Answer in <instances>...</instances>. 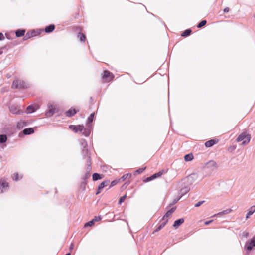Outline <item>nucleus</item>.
I'll list each match as a JSON object with an SVG mask.
<instances>
[{"label": "nucleus", "instance_id": "e433bc0d", "mask_svg": "<svg viewBox=\"0 0 255 255\" xmlns=\"http://www.w3.org/2000/svg\"><path fill=\"white\" fill-rule=\"evenodd\" d=\"M207 23V21L206 20H202L201 22H200L198 25H197V27L201 28L204 26Z\"/></svg>", "mask_w": 255, "mask_h": 255}, {"label": "nucleus", "instance_id": "a18cd8bd", "mask_svg": "<svg viewBox=\"0 0 255 255\" xmlns=\"http://www.w3.org/2000/svg\"><path fill=\"white\" fill-rule=\"evenodd\" d=\"M213 222V220H209V221H207L206 222H205V224L206 225H208L209 224H210L211 223H212Z\"/></svg>", "mask_w": 255, "mask_h": 255}, {"label": "nucleus", "instance_id": "6ab92c4d", "mask_svg": "<svg viewBox=\"0 0 255 255\" xmlns=\"http://www.w3.org/2000/svg\"><path fill=\"white\" fill-rule=\"evenodd\" d=\"M26 126V123L25 121L21 120L19 122H18L17 124V127L18 128H22L24 126Z\"/></svg>", "mask_w": 255, "mask_h": 255}, {"label": "nucleus", "instance_id": "bb28decb", "mask_svg": "<svg viewBox=\"0 0 255 255\" xmlns=\"http://www.w3.org/2000/svg\"><path fill=\"white\" fill-rule=\"evenodd\" d=\"M193 158V156L192 154H188L184 156V160L186 161H191Z\"/></svg>", "mask_w": 255, "mask_h": 255}, {"label": "nucleus", "instance_id": "49530a36", "mask_svg": "<svg viewBox=\"0 0 255 255\" xmlns=\"http://www.w3.org/2000/svg\"><path fill=\"white\" fill-rule=\"evenodd\" d=\"M181 197V196H180L178 198H176V199H174L173 202V204H175L176 202H177L179 200V199H180Z\"/></svg>", "mask_w": 255, "mask_h": 255}, {"label": "nucleus", "instance_id": "a878e982", "mask_svg": "<svg viewBox=\"0 0 255 255\" xmlns=\"http://www.w3.org/2000/svg\"><path fill=\"white\" fill-rule=\"evenodd\" d=\"M25 33V30H18L16 31V36L17 37H21L24 35Z\"/></svg>", "mask_w": 255, "mask_h": 255}, {"label": "nucleus", "instance_id": "8fccbe9b", "mask_svg": "<svg viewBox=\"0 0 255 255\" xmlns=\"http://www.w3.org/2000/svg\"><path fill=\"white\" fill-rule=\"evenodd\" d=\"M129 184V183H126L125 184L123 185V187H124L125 185V187L128 186V185Z\"/></svg>", "mask_w": 255, "mask_h": 255}, {"label": "nucleus", "instance_id": "cd10ccee", "mask_svg": "<svg viewBox=\"0 0 255 255\" xmlns=\"http://www.w3.org/2000/svg\"><path fill=\"white\" fill-rule=\"evenodd\" d=\"M101 178H102L101 175H100L98 173H95L93 174V180L94 181H97Z\"/></svg>", "mask_w": 255, "mask_h": 255}, {"label": "nucleus", "instance_id": "09e8293b", "mask_svg": "<svg viewBox=\"0 0 255 255\" xmlns=\"http://www.w3.org/2000/svg\"><path fill=\"white\" fill-rule=\"evenodd\" d=\"M74 248V244L73 243H72L70 246V248H69V249L70 250H72Z\"/></svg>", "mask_w": 255, "mask_h": 255}, {"label": "nucleus", "instance_id": "b1692460", "mask_svg": "<svg viewBox=\"0 0 255 255\" xmlns=\"http://www.w3.org/2000/svg\"><path fill=\"white\" fill-rule=\"evenodd\" d=\"M131 177V174H126L124 175L121 178H119V179H121V182L124 181L127 179H129Z\"/></svg>", "mask_w": 255, "mask_h": 255}, {"label": "nucleus", "instance_id": "ddd939ff", "mask_svg": "<svg viewBox=\"0 0 255 255\" xmlns=\"http://www.w3.org/2000/svg\"><path fill=\"white\" fill-rule=\"evenodd\" d=\"M175 209L174 208H172L171 209L168 211L164 215V216L163 217L162 219L163 220H166L165 222H167V218L169 216H170L175 211Z\"/></svg>", "mask_w": 255, "mask_h": 255}, {"label": "nucleus", "instance_id": "dca6fc26", "mask_svg": "<svg viewBox=\"0 0 255 255\" xmlns=\"http://www.w3.org/2000/svg\"><path fill=\"white\" fill-rule=\"evenodd\" d=\"M110 77H111L110 79H112L114 78V76L111 72H110L108 71H106V70L104 71L103 78H107Z\"/></svg>", "mask_w": 255, "mask_h": 255}, {"label": "nucleus", "instance_id": "2eb2a0df", "mask_svg": "<svg viewBox=\"0 0 255 255\" xmlns=\"http://www.w3.org/2000/svg\"><path fill=\"white\" fill-rule=\"evenodd\" d=\"M255 212V206H252L247 213L246 219H248Z\"/></svg>", "mask_w": 255, "mask_h": 255}, {"label": "nucleus", "instance_id": "412c9836", "mask_svg": "<svg viewBox=\"0 0 255 255\" xmlns=\"http://www.w3.org/2000/svg\"><path fill=\"white\" fill-rule=\"evenodd\" d=\"M54 28L55 26L53 24H51L45 28V31L47 33H49L53 31L54 30Z\"/></svg>", "mask_w": 255, "mask_h": 255}, {"label": "nucleus", "instance_id": "ea45409f", "mask_svg": "<svg viewBox=\"0 0 255 255\" xmlns=\"http://www.w3.org/2000/svg\"><path fill=\"white\" fill-rule=\"evenodd\" d=\"M205 202V201H200L197 203H196L194 205L195 207H198L200 206L202 204H203Z\"/></svg>", "mask_w": 255, "mask_h": 255}, {"label": "nucleus", "instance_id": "f257e3e1", "mask_svg": "<svg viewBox=\"0 0 255 255\" xmlns=\"http://www.w3.org/2000/svg\"><path fill=\"white\" fill-rule=\"evenodd\" d=\"M197 175L195 174L189 175L183 180V184L182 187L180 189V193L184 195L188 192L190 189V186L195 181Z\"/></svg>", "mask_w": 255, "mask_h": 255}, {"label": "nucleus", "instance_id": "a19ab883", "mask_svg": "<svg viewBox=\"0 0 255 255\" xmlns=\"http://www.w3.org/2000/svg\"><path fill=\"white\" fill-rule=\"evenodd\" d=\"M12 178L14 180L17 181L18 180V174L17 173L13 174Z\"/></svg>", "mask_w": 255, "mask_h": 255}, {"label": "nucleus", "instance_id": "de8ad7c7", "mask_svg": "<svg viewBox=\"0 0 255 255\" xmlns=\"http://www.w3.org/2000/svg\"><path fill=\"white\" fill-rule=\"evenodd\" d=\"M229 11V8L228 7H226L224 9V12L225 13H227Z\"/></svg>", "mask_w": 255, "mask_h": 255}, {"label": "nucleus", "instance_id": "4468645a", "mask_svg": "<svg viewBox=\"0 0 255 255\" xmlns=\"http://www.w3.org/2000/svg\"><path fill=\"white\" fill-rule=\"evenodd\" d=\"M184 220L183 218H180L179 219H178L176 220L173 225V226L175 227V228H178L182 223H183Z\"/></svg>", "mask_w": 255, "mask_h": 255}, {"label": "nucleus", "instance_id": "c9c22d12", "mask_svg": "<svg viewBox=\"0 0 255 255\" xmlns=\"http://www.w3.org/2000/svg\"><path fill=\"white\" fill-rule=\"evenodd\" d=\"M119 182H121V179H116L111 182L110 186L113 187L116 185Z\"/></svg>", "mask_w": 255, "mask_h": 255}, {"label": "nucleus", "instance_id": "20e7f679", "mask_svg": "<svg viewBox=\"0 0 255 255\" xmlns=\"http://www.w3.org/2000/svg\"><path fill=\"white\" fill-rule=\"evenodd\" d=\"M47 107L48 110L46 112L45 115L47 117H50L55 113L56 107V105L51 103H48Z\"/></svg>", "mask_w": 255, "mask_h": 255}, {"label": "nucleus", "instance_id": "37998d69", "mask_svg": "<svg viewBox=\"0 0 255 255\" xmlns=\"http://www.w3.org/2000/svg\"><path fill=\"white\" fill-rule=\"evenodd\" d=\"M93 220H94V222H96V221H99L100 220H101V218L100 217H95L94 219H92Z\"/></svg>", "mask_w": 255, "mask_h": 255}, {"label": "nucleus", "instance_id": "79ce46f5", "mask_svg": "<svg viewBox=\"0 0 255 255\" xmlns=\"http://www.w3.org/2000/svg\"><path fill=\"white\" fill-rule=\"evenodd\" d=\"M153 179H153V178H152V176H150V177H149L145 179V182H149V181H151V180H153Z\"/></svg>", "mask_w": 255, "mask_h": 255}, {"label": "nucleus", "instance_id": "a211bd4d", "mask_svg": "<svg viewBox=\"0 0 255 255\" xmlns=\"http://www.w3.org/2000/svg\"><path fill=\"white\" fill-rule=\"evenodd\" d=\"M23 132L25 135H29L34 133V129L31 128H27L23 130Z\"/></svg>", "mask_w": 255, "mask_h": 255}, {"label": "nucleus", "instance_id": "7c9ffc66", "mask_svg": "<svg viewBox=\"0 0 255 255\" xmlns=\"http://www.w3.org/2000/svg\"><path fill=\"white\" fill-rule=\"evenodd\" d=\"M191 29H187V30H186L184 32H183L182 34H181V36H189L191 32Z\"/></svg>", "mask_w": 255, "mask_h": 255}, {"label": "nucleus", "instance_id": "c756f323", "mask_svg": "<svg viewBox=\"0 0 255 255\" xmlns=\"http://www.w3.org/2000/svg\"><path fill=\"white\" fill-rule=\"evenodd\" d=\"M80 143L81 145L83 147V148H87V143L85 139H81Z\"/></svg>", "mask_w": 255, "mask_h": 255}, {"label": "nucleus", "instance_id": "3c124183", "mask_svg": "<svg viewBox=\"0 0 255 255\" xmlns=\"http://www.w3.org/2000/svg\"><path fill=\"white\" fill-rule=\"evenodd\" d=\"M27 34L26 36H25V37H24V38H26V37H27Z\"/></svg>", "mask_w": 255, "mask_h": 255}, {"label": "nucleus", "instance_id": "2f4dec72", "mask_svg": "<svg viewBox=\"0 0 255 255\" xmlns=\"http://www.w3.org/2000/svg\"><path fill=\"white\" fill-rule=\"evenodd\" d=\"M78 36L81 41L84 42L85 40L86 37L83 33H79Z\"/></svg>", "mask_w": 255, "mask_h": 255}, {"label": "nucleus", "instance_id": "0eeeda50", "mask_svg": "<svg viewBox=\"0 0 255 255\" xmlns=\"http://www.w3.org/2000/svg\"><path fill=\"white\" fill-rule=\"evenodd\" d=\"M205 167L209 170H214L217 168L218 166L217 163L215 161L210 160L206 163Z\"/></svg>", "mask_w": 255, "mask_h": 255}, {"label": "nucleus", "instance_id": "4be33fe9", "mask_svg": "<svg viewBox=\"0 0 255 255\" xmlns=\"http://www.w3.org/2000/svg\"><path fill=\"white\" fill-rule=\"evenodd\" d=\"M76 113V111L75 109H69L66 111V115L68 117H71L73 116Z\"/></svg>", "mask_w": 255, "mask_h": 255}, {"label": "nucleus", "instance_id": "7ed1b4c3", "mask_svg": "<svg viewBox=\"0 0 255 255\" xmlns=\"http://www.w3.org/2000/svg\"><path fill=\"white\" fill-rule=\"evenodd\" d=\"M26 87L25 82L21 79H15L12 84V88L13 89H21Z\"/></svg>", "mask_w": 255, "mask_h": 255}, {"label": "nucleus", "instance_id": "4c0bfd02", "mask_svg": "<svg viewBox=\"0 0 255 255\" xmlns=\"http://www.w3.org/2000/svg\"><path fill=\"white\" fill-rule=\"evenodd\" d=\"M94 220H92L91 221L86 223L85 224L84 227H87L91 226L94 224Z\"/></svg>", "mask_w": 255, "mask_h": 255}, {"label": "nucleus", "instance_id": "58836bf2", "mask_svg": "<svg viewBox=\"0 0 255 255\" xmlns=\"http://www.w3.org/2000/svg\"><path fill=\"white\" fill-rule=\"evenodd\" d=\"M126 197H127V195H124V196H122V197L119 199V204H121L122 203H123V202L125 201V199H126Z\"/></svg>", "mask_w": 255, "mask_h": 255}, {"label": "nucleus", "instance_id": "9b49d317", "mask_svg": "<svg viewBox=\"0 0 255 255\" xmlns=\"http://www.w3.org/2000/svg\"><path fill=\"white\" fill-rule=\"evenodd\" d=\"M82 153L83 154L84 158H86V157H87V162L89 164L88 165L90 166V156L89 155L88 150L87 149V148H83L82 150Z\"/></svg>", "mask_w": 255, "mask_h": 255}, {"label": "nucleus", "instance_id": "423d86ee", "mask_svg": "<svg viewBox=\"0 0 255 255\" xmlns=\"http://www.w3.org/2000/svg\"><path fill=\"white\" fill-rule=\"evenodd\" d=\"M253 247H255V238L247 241L245 245L244 249L247 251H250Z\"/></svg>", "mask_w": 255, "mask_h": 255}, {"label": "nucleus", "instance_id": "aec40b11", "mask_svg": "<svg viewBox=\"0 0 255 255\" xmlns=\"http://www.w3.org/2000/svg\"><path fill=\"white\" fill-rule=\"evenodd\" d=\"M232 211V210L231 209H228L225 210L222 212H220L217 214L214 215V216H216L219 215H226V214L230 213Z\"/></svg>", "mask_w": 255, "mask_h": 255}, {"label": "nucleus", "instance_id": "5701e85b", "mask_svg": "<svg viewBox=\"0 0 255 255\" xmlns=\"http://www.w3.org/2000/svg\"><path fill=\"white\" fill-rule=\"evenodd\" d=\"M9 109L10 111L13 114H18L19 113V110L14 106H11Z\"/></svg>", "mask_w": 255, "mask_h": 255}, {"label": "nucleus", "instance_id": "1a4fd4ad", "mask_svg": "<svg viewBox=\"0 0 255 255\" xmlns=\"http://www.w3.org/2000/svg\"><path fill=\"white\" fill-rule=\"evenodd\" d=\"M87 127L86 128L83 126V129H82V131H80L82 133V134L85 136H89L91 133V125H87Z\"/></svg>", "mask_w": 255, "mask_h": 255}, {"label": "nucleus", "instance_id": "6e6552de", "mask_svg": "<svg viewBox=\"0 0 255 255\" xmlns=\"http://www.w3.org/2000/svg\"><path fill=\"white\" fill-rule=\"evenodd\" d=\"M39 108V105L37 104L28 106L26 108L27 113H31L35 111Z\"/></svg>", "mask_w": 255, "mask_h": 255}, {"label": "nucleus", "instance_id": "f8f14e48", "mask_svg": "<svg viewBox=\"0 0 255 255\" xmlns=\"http://www.w3.org/2000/svg\"><path fill=\"white\" fill-rule=\"evenodd\" d=\"M109 183V181H103L98 186V191L97 192H96V195L99 194L101 192V190L103 189V188L106 186H107L108 185Z\"/></svg>", "mask_w": 255, "mask_h": 255}, {"label": "nucleus", "instance_id": "f704fd0d", "mask_svg": "<svg viewBox=\"0 0 255 255\" xmlns=\"http://www.w3.org/2000/svg\"><path fill=\"white\" fill-rule=\"evenodd\" d=\"M162 174H163V172L160 171L157 173H155V174L152 175V177L153 178V179H154L157 177H160Z\"/></svg>", "mask_w": 255, "mask_h": 255}, {"label": "nucleus", "instance_id": "f03ea898", "mask_svg": "<svg viewBox=\"0 0 255 255\" xmlns=\"http://www.w3.org/2000/svg\"><path fill=\"white\" fill-rule=\"evenodd\" d=\"M250 135L248 134L247 132H243L240 134L238 138L236 139V141L237 142H239L243 141L242 144L246 145L250 142Z\"/></svg>", "mask_w": 255, "mask_h": 255}, {"label": "nucleus", "instance_id": "c85d7f7f", "mask_svg": "<svg viewBox=\"0 0 255 255\" xmlns=\"http://www.w3.org/2000/svg\"><path fill=\"white\" fill-rule=\"evenodd\" d=\"M7 136L5 135H0V143H3L7 140Z\"/></svg>", "mask_w": 255, "mask_h": 255}, {"label": "nucleus", "instance_id": "393cba45", "mask_svg": "<svg viewBox=\"0 0 255 255\" xmlns=\"http://www.w3.org/2000/svg\"><path fill=\"white\" fill-rule=\"evenodd\" d=\"M94 116V113H93L90 114V115L88 117L87 119V125H90V124L93 122V118Z\"/></svg>", "mask_w": 255, "mask_h": 255}, {"label": "nucleus", "instance_id": "c03bdc74", "mask_svg": "<svg viewBox=\"0 0 255 255\" xmlns=\"http://www.w3.org/2000/svg\"><path fill=\"white\" fill-rule=\"evenodd\" d=\"M4 36L3 34L1 33H0V40H3L4 39Z\"/></svg>", "mask_w": 255, "mask_h": 255}, {"label": "nucleus", "instance_id": "72a5a7b5", "mask_svg": "<svg viewBox=\"0 0 255 255\" xmlns=\"http://www.w3.org/2000/svg\"><path fill=\"white\" fill-rule=\"evenodd\" d=\"M145 169H146V167H144V168H141L139 169H137L135 171L134 174L136 175V174H140V173H142L145 170Z\"/></svg>", "mask_w": 255, "mask_h": 255}, {"label": "nucleus", "instance_id": "39448f33", "mask_svg": "<svg viewBox=\"0 0 255 255\" xmlns=\"http://www.w3.org/2000/svg\"><path fill=\"white\" fill-rule=\"evenodd\" d=\"M9 189L8 183L4 180H0V193H2Z\"/></svg>", "mask_w": 255, "mask_h": 255}, {"label": "nucleus", "instance_id": "f3484780", "mask_svg": "<svg viewBox=\"0 0 255 255\" xmlns=\"http://www.w3.org/2000/svg\"><path fill=\"white\" fill-rule=\"evenodd\" d=\"M217 143L215 140L212 139L205 142V145L207 147H210Z\"/></svg>", "mask_w": 255, "mask_h": 255}, {"label": "nucleus", "instance_id": "473e14b6", "mask_svg": "<svg viewBox=\"0 0 255 255\" xmlns=\"http://www.w3.org/2000/svg\"><path fill=\"white\" fill-rule=\"evenodd\" d=\"M166 223V222H164V223H163L162 224H161L159 226H158L155 230L154 232H158L162 228H163L164 226L165 225Z\"/></svg>", "mask_w": 255, "mask_h": 255}, {"label": "nucleus", "instance_id": "9d476101", "mask_svg": "<svg viewBox=\"0 0 255 255\" xmlns=\"http://www.w3.org/2000/svg\"><path fill=\"white\" fill-rule=\"evenodd\" d=\"M69 128L74 131L75 132L82 131V129H83V125H70Z\"/></svg>", "mask_w": 255, "mask_h": 255}]
</instances>
